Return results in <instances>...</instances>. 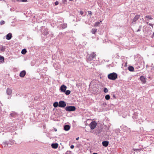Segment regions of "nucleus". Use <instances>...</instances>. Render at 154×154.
Masks as SVG:
<instances>
[{
    "label": "nucleus",
    "mask_w": 154,
    "mask_h": 154,
    "mask_svg": "<svg viewBox=\"0 0 154 154\" xmlns=\"http://www.w3.org/2000/svg\"><path fill=\"white\" fill-rule=\"evenodd\" d=\"M140 31V29H138L137 30V32H139V31Z\"/></svg>",
    "instance_id": "obj_44"
},
{
    "label": "nucleus",
    "mask_w": 154,
    "mask_h": 154,
    "mask_svg": "<svg viewBox=\"0 0 154 154\" xmlns=\"http://www.w3.org/2000/svg\"><path fill=\"white\" fill-rule=\"evenodd\" d=\"M4 58L3 56H0V62L1 63L4 62Z\"/></svg>",
    "instance_id": "obj_24"
},
{
    "label": "nucleus",
    "mask_w": 154,
    "mask_h": 154,
    "mask_svg": "<svg viewBox=\"0 0 154 154\" xmlns=\"http://www.w3.org/2000/svg\"><path fill=\"white\" fill-rule=\"evenodd\" d=\"M117 74L115 72L110 73L108 75V78L109 79L114 80L117 78Z\"/></svg>",
    "instance_id": "obj_2"
},
{
    "label": "nucleus",
    "mask_w": 154,
    "mask_h": 154,
    "mask_svg": "<svg viewBox=\"0 0 154 154\" xmlns=\"http://www.w3.org/2000/svg\"><path fill=\"white\" fill-rule=\"evenodd\" d=\"M8 144H10V145H12L14 143V141L12 140H10L8 142Z\"/></svg>",
    "instance_id": "obj_29"
},
{
    "label": "nucleus",
    "mask_w": 154,
    "mask_h": 154,
    "mask_svg": "<svg viewBox=\"0 0 154 154\" xmlns=\"http://www.w3.org/2000/svg\"><path fill=\"white\" fill-rule=\"evenodd\" d=\"M67 88V87L64 85H62L60 88V90L62 92L65 91Z\"/></svg>",
    "instance_id": "obj_7"
},
{
    "label": "nucleus",
    "mask_w": 154,
    "mask_h": 154,
    "mask_svg": "<svg viewBox=\"0 0 154 154\" xmlns=\"http://www.w3.org/2000/svg\"><path fill=\"white\" fill-rule=\"evenodd\" d=\"M17 1H18L19 2H26L27 1V0H17Z\"/></svg>",
    "instance_id": "obj_32"
},
{
    "label": "nucleus",
    "mask_w": 154,
    "mask_h": 154,
    "mask_svg": "<svg viewBox=\"0 0 154 154\" xmlns=\"http://www.w3.org/2000/svg\"><path fill=\"white\" fill-rule=\"evenodd\" d=\"M67 0H62V2L65 4L67 2Z\"/></svg>",
    "instance_id": "obj_35"
},
{
    "label": "nucleus",
    "mask_w": 154,
    "mask_h": 154,
    "mask_svg": "<svg viewBox=\"0 0 154 154\" xmlns=\"http://www.w3.org/2000/svg\"><path fill=\"white\" fill-rule=\"evenodd\" d=\"M96 55L95 53L94 52H93L90 54L88 57L87 58V61H91L96 57Z\"/></svg>",
    "instance_id": "obj_3"
},
{
    "label": "nucleus",
    "mask_w": 154,
    "mask_h": 154,
    "mask_svg": "<svg viewBox=\"0 0 154 154\" xmlns=\"http://www.w3.org/2000/svg\"><path fill=\"white\" fill-rule=\"evenodd\" d=\"M88 14L89 15H92V12L91 11H88Z\"/></svg>",
    "instance_id": "obj_36"
},
{
    "label": "nucleus",
    "mask_w": 154,
    "mask_h": 154,
    "mask_svg": "<svg viewBox=\"0 0 154 154\" xmlns=\"http://www.w3.org/2000/svg\"><path fill=\"white\" fill-rule=\"evenodd\" d=\"M79 139V137H78L76 139V140H78Z\"/></svg>",
    "instance_id": "obj_45"
},
{
    "label": "nucleus",
    "mask_w": 154,
    "mask_h": 154,
    "mask_svg": "<svg viewBox=\"0 0 154 154\" xmlns=\"http://www.w3.org/2000/svg\"><path fill=\"white\" fill-rule=\"evenodd\" d=\"M74 148V146L73 145H71L70 146V148L71 149H73Z\"/></svg>",
    "instance_id": "obj_42"
},
{
    "label": "nucleus",
    "mask_w": 154,
    "mask_h": 154,
    "mask_svg": "<svg viewBox=\"0 0 154 154\" xmlns=\"http://www.w3.org/2000/svg\"><path fill=\"white\" fill-rule=\"evenodd\" d=\"M97 123L95 121L92 122L89 124V126L91 128V130L94 129L96 127Z\"/></svg>",
    "instance_id": "obj_5"
},
{
    "label": "nucleus",
    "mask_w": 154,
    "mask_h": 154,
    "mask_svg": "<svg viewBox=\"0 0 154 154\" xmlns=\"http://www.w3.org/2000/svg\"><path fill=\"white\" fill-rule=\"evenodd\" d=\"M100 23V22H96L94 24V26L95 27H97L99 26Z\"/></svg>",
    "instance_id": "obj_28"
},
{
    "label": "nucleus",
    "mask_w": 154,
    "mask_h": 154,
    "mask_svg": "<svg viewBox=\"0 0 154 154\" xmlns=\"http://www.w3.org/2000/svg\"><path fill=\"white\" fill-rule=\"evenodd\" d=\"M105 96H109V94H107V95H106Z\"/></svg>",
    "instance_id": "obj_46"
},
{
    "label": "nucleus",
    "mask_w": 154,
    "mask_h": 154,
    "mask_svg": "<svg viewBox=\"0 0 154 154\" xmlns=\"http://www.w3.org/2000/svg\"><path fill=\"white\" fill-rule=\"evenodd\" d=\"M70 128V126L69 125H66L64 126V129L66 131H69Z\"/></svg>",
    "instance_id": "obj_12"
},
{
    "label": "nucleus",
    "mask_w": 154,
    "mask_h": 154,
    "mask_svg": "<svg viewBox=\"0 0 154 154\" xmlns=\"http://www.w3.org/2000/svg\"><path fill=\"white\" fill-rule=\"evenodd\" d=\"M12 37V35L11 33H9L6 35V39L8 40H10Z\"/></svg>",
    "instance_id": "obj_14"
},
{
    "label": "nucleus",
    "mask_w": 154,
    "mask_h": 154,
    "mask_svg": "<svg viewBox=\"0 0 154 154\" xmlns=\"http://www.w3.org/2000/svg\"><path fill=\"white\" fill-rule=\"evenodd\" d=\"M58 144L57 143H52L51 144L52 147L54 149H56L58 147Z\"/></svg>",
    "instance_id": "obj_16"
},
{
    "label": "nucleus",
    "mask_w": 154,
    "mask_h": 154,
    "mask_svg": "<svg viewBox=\"0 0 154 154\" xmlns=\"http://www.w3.org/2000/svg\"><path fill=\"white\" fill-rule=\"evenodd\" d=\"M140 80L143 82L145 83L146 82V78L143 76H141L140 77Z\"/></svg>",
    "instance_id": "obj_11"
},
{
    "label": "nucleus",
    "mask_w": 154,
    "mask_h": 154,
    "mask_svg": "<svg viewBox=\"0 0 154 154\" xmlns=\"http://www.w3.org/2000/svg\"><path fill=\"white\" fill-rule=\"evenodd\" d=\"M59 107L64 108L66 106V103L64 101H60L59 102Z\"/></svg>",
    "instance_id": "obj_6"
},
{
    "label": "nucleus",
    "mask_w": 154,
    "mask_h": 154,
    "mask_svg": "<svg viewBox=\"0 0 154 154\" xmlns=\"http://www.w3.org/2000/svg\"><path fill=\"white\" fill-rule=\"evenodd\" d=\"M98 82L97 80H93L90 83L89 87L95 93H97L99 90L98 85Z\"/></svg>",
    "instance_id": "obj_1"
},
{
    "label": "nucleus",
    "mask_w": 154,
    "mask_h": 154,
    "mask_svg": "<svg viewBox=\"0 0 154 154\" xmlns=\"http://www.w3.org/2000/svg\"><path fill=\"white\" fill-rule=\"evenodd\" d=\"M128 69L129 71L131 72H133L134 70V68L132 66H130L128 67Z\"/></svg>",
    "instance_id": "obj_20"
},
{
    "label": "nucleus",
    "mask_w": 154,
    "mask_h": 154,
    "mask_svg": "<svg viewBox=\"0 0 154 154\" xmlns=\"http://www.w3.org/2000/svg\"><path fill=\"white\" fill-rule=\"evenodd\" d=\"M61 26L63 29H64L67 27V24L66 23H64L61 24Z\"/></svg>",
    "instance_id": "obj_17"
},
{
    "label": "nucleus",
    "mask_w": 154,
    "mask_h": 154,
    "mask_svg": "<svg viewBox=\"0 0 154 154\" xmlns=\"http://www.w3.org/2000/svg\"><path fill=\"white\" fill-rule=\"evenodd\" d=\"M102 144L103 146L107 147L109 144V142L108 141H103L102 142Z\"/></svg>",
    "instance_id": "obj_13"
},
{
    "label": "nucleus",
    "mask_w": 154,
    "mask_h": 154,
    "mask_svg": "<svg viewBox=\"0 0 154 154\" xmlns=\"http://www.w3.org/2000/svg\"><path fill=\"white\" fill-rule=\"evenodd\" d=\"M133 150L136 152H139L141 150V149H133Z\"/></svg>",
    "instance_id": "obj_26"
},
{
    "label": "nucleus",
    "mask_w": 154,
    "mask_h": 154,
    "mask_svg": "<svg viewBox=\"0 0 154 154\" xmlns=\"http://www.w3.org/2000/svg\"><path fill=\"white\" fill-rule=\"evenodd\" d=\"M54 130L55 131H57V129L56 128H54Z\"/></svg>",
    "instance_id": "obj_43"
},
{
    "label": "nucleus",
    "mask_w": 154,
    "mask_h": 154,
    "mask_svg": "<svg viewBox=\"0 0 154 154\" xmlns=\"http://www.w3.org/2000/svg\"><path fill=\"white\" fill-rule=\"evenodd\" d=\"M5 22L3 20H2L0 22V24L1 25L4 24H5Z\"/></svg>",
    "instance_id": "obj_34"
},
{
    "label": "nucleus",
    "mask_w": 154,
    "mask_h": 154,
    "mask_svg": "<svg viewBox=\"0 0 154 154\" xmlns=\"http://www.w3.org/2000/svg\"><path fill=\"white\" fill-rule=\"evenodd\" d=\"M5 46H2L1 47L0 50L2 51H5Z\"/></svg>",
    "instance_id": "obj_27"
},
{
    "label": "nucleus",
    "mask_w": 154,
    "mask_h": 154,
    "mask_svg": "<svg viewBox=\"0 0 154 154\" xmlns=\"http://www.w3.org/2000/svg\"><path fill=\"white\" fill-rule=\"evenodd\" d=\"M113 96L114 97V96H115V95H113Z\"/></svg>",
    "instance_id": "obj_50"
},
{
    "label": "nucleus",
    "mask_w": 154,
    "mask_h": 154,
    "mask_svg": "<svg viewBox=\"0 0 154 154\" xmlns=\"http://www.w3.org/2000/svg\"><path fill=\"white\" fill-rule=\"evenodd\" d=\"M141 27V26H140V28Z\"/></svg>",
    "instance_id": "obj_49"
},
{
    "label": "nucleus",
    "mask_w": 154,
    "mask_h": 154,
    "mask_svg": "<svg viewBox=\"0 0 154 154\" xmlns=\"http://www.w3.org/2000/svg\"><path fill=\"white\" fill-rule=\"evenodd\" d=\"M145 17L150 20H152L153 19V18L152 17H151L150 16V15L146 16Z\"/></svg>",
    "instance_id": "obj_30"
},
{
    "label": "nucleus",
    "mask_w": 154,
    "mask_h": 154,
    "mask_svg": "<svg viewBox=\"0 0 154 154\" xmlns=\"http://www.w3.org/2000/svg\"><path fill=\"white\" fill-rule=\"evenodd\" d=\"M97 32V29H96L93 28L91 31V32L92 33L95 34L96 32Z\"/></svg>",
    "instance_id": "obj_18"
},
{
    "label": "nucleus",
    "mask_w": 154,
    "mask_h": 154,
    "mask_svg": "<svg viewBox=\"0 0 154 154\" xmlns=\"http://www.w3.org/2000/svg\"><path fill=\"white\" fill-rule=\"evenodd\" d=\"M93 154H97V153H94Z\"/></svg>",
    "instance_id": "obj_47"
},
{
    "label": "nucleus",
    "mask_w": 154,
    "mask_h": 154,
    "mask_svg": "<svg viewBox=\"0 0 154 154\" xmlns=\"http://www.w3.org/2000/svg\"><path fill=\"white\" fill-rule=\"evenodd\" d=\"M8 142L7 141H5L3 142L2 143V146H3L4 147H5L7 146H8Z\"/></svg>",
    "instance_id": "obj_19"
},
{
    "label": "nucleus",
    "mask_w": 154,
    "mask_h": 154,
    "mask_svg": "<svg viewBox=\"0 0 154 154\" xmlns=\"http://www.w3.org/2000/svg\"><path fill=\"white\" fill-rule=\"evenodd\" d=\"M65 154H71V152L70 151H67L65 153Z\"/></svg>",
    "instance_id": "obj_33"
},
{
    "label": "nucleus",
    "mask_w": 154,
    "mask_h": 154,
    "mask_svg": "<svg viewBox=\"0 0 154 154\" xmlns=\"http://www.w3.org/2000/svg\"><path fill=\"white\" fill-rule=\"evenodd\" d=\"M59 4V2L58 1H56L55 2V4L56 5H57Z\"/></svg>",
    "instance_id": "obj_38"
},
{
    "label": "nucleus",
    "mask_w": 154,
    "mask_h": 154,
    "mask_svg": "<svg viewBox=\"0 0 154 154\" xmlns=\"http://www.w3.org/2000/svg\"><path fill=\"white\" fill-rule=\"evenodd\" d=\"M146 23L147 24H148V22L147 21V22H146Z\"/></svg>",
    "instance_id": "obj_48"
},
{
    "label": "nucleus",
    "mask_w": 154,
    "mask_h": 154,
    "mask_svg": "<svg viewBox=\"0 0 154 154\" xmlns=\"http://www.w3.org/2000/svg\"><path fill=\"white\" fill-rule=\"evenodd\" d=\"M53 106L55 108L59 106V103L57 102H55L53 104Z\"/></svg>",
    "instance_id": "obj_21"
},
{
    "label": "nucleus",
    "mask_w": 154,
    "mask_h": 154,
    "mask_svg": "<svg viewBox=\"0 0 154 154\" xmlns=\"http://www.w3.org/2000/svg\"><path fill=\"white\" fill-rule=\"evenodd\" d=\"M12 92V91L11 89L10 88H7V93L8 95H10Z\"/></svg>",
    "instance_id": "obj_15"
},
{
    "label": "nucleus",
    "mask_w": 154,
    "mask_h": 154,
    "mask_svg": "<svg viewBox=\"0 0 154 154\" xmlns=\"http://www.w3.org/2000/svg\"><path fill=\"white\" fill-rule=\"evenodd\" d=\"M26 52H27V51H26V49L25 48H24V49H23L22 50V51H21V53L22 54H24L26 53Z\"/></svg>",
    "instance_id": "obj_23"
},
{
    "label": "nucleus",
    "mask_w": 154,
    "mask_h": 154,
    "mask_svg": "<svg viewBox=\"0 0 154 154\" xmlns=\"http://www.w3.org/2000/svg\"><path fill=\"white\" fill-rule=\"evenodd\" d=\"M26 74V72L25 70H23L21 71L20 74V76L21 77L23 78L24 77Z\"/></svg>",
    "instance_id": "obj_8"
},
{
    "label": "nucleus",
    "mask_w": 154,
    "mask_h": 154,
    "mask_svg": "<svg viewBox=\"0 0 154 154\" xmlns=\"http://www.w3.org/2000/svg\"><path fill=\"white\" fill-rule=\"evenodd\" d=\"M105 99L107 100H109L110 99V97H105Z\"/></svg>",
    "instance_id": "obj_40"
},
{
    "label": "nucleus",
    "mask_w": 154,
    "mask_h": 154,
    "mask_svg": "<svg viewBox=\"0 0 154 154\" xmlns=\"http://www.w3.org/2000/svg\"><path fill=\"white\" fill-rule=\"evenodd\" d=\"M11 116L15 117H16L17 115V114L15 112H13L12 113L10 114Z\"/></svg>",
    "instance_id": "obj_22"
},
{
    "label": "nucleus",
    "mask_w": 154,
    "mask_h": 154,
    "mask_svg": "<svg viewBox=\"0 0 154 154\" xmlns=\"http://www.w3.org/2000/svg\"><path fill=\"white\" fill-rule=\"evenodd\" d=\"M138 113L137 112H135L133 114L132 117L134 119H136L138 118Z\"/></svg>",
    "instance_id": "obj_10"
},
{
    "label": "nucleus",
    "mask_w": 154,
    "mask_h": 154,
    "mask_svg": "<svg viewBox=\"0 0 154 154\" xmlns=\"http://www.w3.org/2000/svg\"><path fill=\"white\" fill-rule=\"evenodd\" d=\"M140 15H136L135 17L133 18L132 22L133 23L135 22L136 21H137L138 19L140 17Z\"/></svg>",
    "instance_id": "obj_9"
},
{
    "label": "nucleus",
    "mask_w": 154,
    "mask_h": 154,
    "mask_svg": "<svg viewBox=\"0 0 154 154\" xmlns=\"http://www.w3.org/2000/svg\"><path fill=\"white\" fill-rule=\"evenodd\" d=\"M108 90L107 88H104L103 91L105 93H106L107 92H108Z\"/></svg>",
    "instance_id": "obj_31"
},
{
    "label": "nucleus",
    "mask_w": 154,
    "mask_h": 154,
    "mask_svg": "<svg viewBox=\"0 0 154 154\" xmlns=\"http://www.w3.org/2000/svg\"><path fill=\"white\" fill-rule=\"evenodd\" d=\"M80 14L81 15H82L84 14V12L83 11H81L80 12Z\"/></svg>",
    "instance_id": "obj_37"
},
{
    "label": "nucleus",
    "mask_w": 154,
    "mask_h": 154,
    "mask_svg": "<svg viewBox=\"0 0 154 154\" xmlns=\"http://www.w3.org/2000/svg\"><path fill=\"white\" fill-rule=\"evenodd\" d=\"M149 25L152 26L153 28V24H152V23H149Z\"/></svg>",
    "instance_id": "obj_39"
},
{
    "label": "nucleus",
    "mask_w": 154,
    "mask_h": 154,
    "mask_svg": "<svg viewBox=\"0 0 154 154\" xmlns=\"http://www.w3.org/2000/svg\"><path fill=\"white\" fill-rule=\"evenodd\" d=\"M65 109L67 111L70 112L75 110L76 108L74 106H69L66 107Z\"/></svg>",
    "instance_id": "obj_4"
},
{
    "label": "nucleus",
    "mask_w": 154,
    "mask_h": 154,
    "mask_svg": "<svg viewBox=\"0 0 154 154\" xmlns=\"http://www.w3.org/2000/svg\"><path fill=\"white\" fill-rule=\"evenodd\" d=\"M44 34L45 35H47V34H48V31H45V32H44Z\"/></svg>",
    "instance_id": "obj_41"
},
{
    "label": "nucleus",
    "mask_w": 154,
    "mask_h": 154,
    "mask_svg": "<svg viewBox=\"0 0 154 154\" xmlns=\"http://www.w3.org/2000/svg\"><path fill=\"white\" fill-rule=\"evenodd\" d=\"M70 92H71L70 91L68 90L67 91L66 90L64 92L65 93L66 95H68L70 94Z\"/></svg>",
    "instance_id": "obj_25"
}]
</instances>
